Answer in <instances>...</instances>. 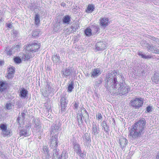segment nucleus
<instances>
[{
	"label": "nucleus",
	"instance_id": "nucleus-29",
	"mask_svg": "<svg viewBox=\"0 0 159 159\" xmlns=\"http://www.w3.org/2000/svg\"><path fill=\"white\" fill-rule=\"evenodd\" d=\"M13 74L12 73L8 72L7 74L6 77L8 79L11 78L13 77Z\"/></svg>",
	"mask_w": 159,
	"mask_h": 159
},
{
	"label": "nucleus",
	"instance_id": "nucleus-36",
	"mask_svg": "<svg viewBox=\"0 0 159 159\" xmlns=\"http://www.w3.org/2000/svg\"><path fill=\"white\" fill-rule=\"evenodd\" d=\"M145 59H150L152 58V56L151 55H148V56H145Z\"/></svg>",
	"mask_w": 159,
	"mask_h": 159
},
{
	"label": "nucleus",
	"instance_id": "nucleus-17",
	"mask_svg": "<svg viewBox=\"0 0 159 159\" xmlns=\"http://www.w3.org/2000/svg\"><path fill=\"white\" fill-rule=\"evenodd\" d=\"M84 33L86 36H90L92 34V30L90 28H87L85 30Z\"/></svg>",
	"mask_w": 159,
	"mask_h": 159
},
{
	"label": "nucleus",
	"instance_id": "nucleus-24",
	"mask_svg": "<svg viewBox=\"0 0 159 159\" xmlns=\"http://www.w3.org/2000/svg\"><path fill=\"white\" fill-rule=\"evenodd\" d=\"M8 72L10 73L14 74V73L15 72V70L13 67H10L8 68Z\"/></svg>",
	"mask_w": 159,
	"mask_h": 159
},
{
	"label": "nucleus",
	"instance_id": "nucleus-32",
	"mask_svg": "<svg viewBox=\"0 0 159 159\" xmlns=\"http://www.w3.org/2000/svg\"><path fill=\"white\" fill-rule=\"evenodd\" d=\"M138 55H139V56H141L143 58L145 59V57L146 56L143 54L142 53V52H139L138 53Z\"/></svg>",
	"mask_w": 159,
	"mask_h": 159
},
{
	"label": "nucleus",
	"instance_id": "nucleus-34",
	"mask_svg": "<svg viewBox=\"0 0 159 159\" xmlns=\"http://www.w3.org/2000/svg\"><path fill=\"white\" fill-rule=\"evenodd\" d=\"M138 55H139V56H141L143 58L145 59V57L146 56L143 54L142 53V52H139L138 53Z\"/></svg>",
	"mask_w": 159,
	"mask_h": 159
},
{
	"label": "nucleus",
	"instance_id": "nucleus-8",
	"mask_svg": "<svg viewBox=\"0 0 159 159\" xmlns=\"http://www.w3.org/2000/svg\"><path fill=\"white\" fill-rule=\"evenodd\" d=\"M120 92L122 95H125L127 94L129 90V87L121 86L120 87Z\"/></svg>",
	"mask_w": 159,
	"mask_h": 159
},
{
	"label": "nucleus",
	"instance_id": "nucleus-28",
	"mask_svg": "<svg viewBox=\"0 0 159 159\" xmlns=\"http://www.w3.org/2000/svg\"><path fill=\"white\" fill-rule=\"evenodd\" d=\"M6 107L7 109H10L11 108V103H7L6 104Z\"/></svg>",
	"mask_w": 159,
	"mask_h": 159
},
{
	"label": "nucleus",
	"instance_id": "nucleus-12",
	"mask_svg": "<svg viewBox=\"0 0 159 159\" xmlns=\"http://www.w3.org/2000/svg\"><path fill=\"white\" fill-rule=\"evenodd\" d=\"M127 143L128 141L125 138H123L120 140V145L123 148L126 146Z\"/></svg>",
	"mask_w": 159,
	"mask_h": 159
},
{
	"label": "nucleus",
	"instance_id": "nucleus-19",
	"mask_svg": "<svg viewBox=\"0 0 159 159\" xmlns=\"http://www.w3.org/2000/svg\"><path fill=\"white\" fill-rule=\"evenodd\" d=\"M6 51L7 52V54L8 55L11 56L12 54V49L11 48L10 49L8 47L6 48Z\"/></svg>",
	"mask_w": 159,
	"mask_h": 159
},
{
	"label": "nucleus",
	"instance_id": "nucleus-2",
	"mask_svg": "<svg viewBox=\"0 0 159 159\" xmlns=\"http://www.w3.org/2000/svg\"><path fill=\"white\" fill-rule=\"evenodd\" d=\"M41 47L40 43L37 41H34L33 42L28 44L24 47L25 51L35 52L38 51Z\"/></svg>",
	"mask_w": 159,
	"mask_h": 159
},
{
	"label": "nucleus",
	"instance_id": "nucleus-16",
	"mask_svg": "<svg viewBox=\"0 0 159 159\" xmlns=\"http://www.w3.org/2000/svg\"><path fill=\"white\" fill-rule=\"evenodd\" d=\"M40 31L39 30H33L32 32V36L34 38L38 37L40 33Z\"/></svg>",
	"mask_w": 159,
	"mask_h": 159
},
{
	"label": "nucleus",
	"instance_id": "nucleus-21",
	"mask_svg": "<svg viewBox=\"0 0 159 159\" xmlns=\"http://www.w3.org/2000/svg\"><path fill=\"white\" fill-rule=\"evenodd\" d=\"M92 133H93L94 134H97L98 133L97 126L96 125H93L92 128Z\"/></svg>",
	"mask_w": 159,
	"mask_h": 159
},
{
	"label": "nucleus",
	"instance_id": "nucleus-13",
	"mask_svg": "<svg viewBox=\"0 0 159 159\" xmlns=\"http://www.w3.org/2000/svg\"><path fill=\"white\" fill-rule=\"evenodd\" d=\"M62 20L63 23L68 24L70 20V18L68 15H66L63 17Z\"/></svg>",
	"mask_w": 159,
	"mask_h": 159
},
{
	"label": "nucleus",
	"instance_id": "nucleus-47",
	"mask_svg": "<svg viewBox=\"0 0 159 159\" xmlns=\"http://www.w3.org/2000/svg\"><path fill=\"white\" fill-rule=\"evenodd\" d=\"M84 111H85V113H86L87 114H88V112H87V111L85 109L84 110Z\"/></svg>",
	"mask_w": 159,
	"mask_h": 159
},
{
	"label": "nucleus",
	"instance_id": "nucleus-23",
	"mask_svg": "<svg viewBox=\"0 0 159 159\" xmlns=\"http://www.w3.org/2000/svg\"><path fill=\"white\" fill-rule=\"evenodd\" d=\"M31 57V55L29 54L24 55V58L25 61L29 60Z\"/></svg>",
	"mask_w": 159,
	"mask_h": 159
},
{
	"label": "nucleus",
	"instance_id": "nucleus-11",
	"mask_svg": "<svg viewBox=\"0 0 159 159\" xmlns=\"http://www.w3.org/2000/svg\"><path fill=\"white\" fill-rule=\"evenodd\" d=\"M28 92L27 90L23 88L20 91V96L21 98H25L27 96Z\"/></svg>",
	"mask_w": 159,
	"mask_h": 159
},
{
	"label": "nucleus",
	"instance_id": "nucleus-26",
	"mask_svg": "<svg viewBox=\"0 0 159 159\" xmlns=\"http://www.w3.org/2000/svg\"><path fill=\"white\" fill-rule=\"evenodd\" d=\"M96 117L98 120L102 118V116L100 113H98V114L96 115Z\"/></svg>",
	"mask_w": 159,
	"mask_h": 159
},
{
	"label": "nucleus",
	"instance_id": "nucleus-40",
	"mask_svg": "<svg viewBox=\"0 0 159 159\" xmlns=\"http://www.w3.org/2000/svg\"><path fill=\"white\" fill-rule=\"evenodd\" d=\"M77 145L78 147V151L80 153L81 152V149L80 148V146L79 144H77Z\"/></svg>",
	"mask_w": 159,
	"mask_h": 159
},
{
	"label": "nucleus",
	"instance_id": "nucleus-4",
	"mask_svg": "<svg viewBox=\"0 0 159 159\" xmlns=\"http://www.w3.org/2000/svg\"><path fill=\"white\" fill-rule=\"evenodd\" d=\"M0 129L2 131L3 137L10 136L11 131L7 129V126L6 124H0Z\"/></svg>",
	"mask_w": 159,
	"mask_h": 159
},
{
	"label": "nucleus",
	"instance_id": "nucleus-38",
	"mask_svg": "<svg viewBox=\"0 0 159 159\" xmlns=\"http://www.w3.org/2000/svg\"><path fill=\"white\" fill-rule=\"evenodd\" d=\"M66 71L67 72L66 74L64 73H63L64 74V75H66V76H68V75H69V72L67 70V69H66Z\"/></svg>",
	"mask_w": 159,
	"mask_h": 159
},
{
	"label": "nucleus",
	"instance_id": "nucleus-5",
	"mask_svg": "<svg viewBox=\"0 0 159 159\" xmlns=\"http://www.w3.org/2000/svg\"><path fill=\"white\" fill-rule=\"evenodd\" d=\"M110 22L108 18L101 17L99 19V24L100 26L106 27L110 24Z\"/></svg>",
	"mask_w": 159,
	"mask_h": 159
},
{
	"label": "nucleus",
	"instance_id": "nucleus-22",
	"mask_svg": "<svg viewBox=\"0 0 159 159\" xmlns=\"http://www.w3.org/2000/svg\"><path fill=\"white\" fill-rule=\"evenodd\" d=\"M74 89L73 83L72 81L68 87V91L71 92L72 91L73 89Z\"/></svg>",
	"mask_w": 159,
	"mask_h": 159
},
{
	"label": "nucleus",
	"instance_id": "nucleus-9",
	"mask_svg": "<svg viewBox=\"0 0 159 159\" xmlns=\"http://www.w3.org/2000/svg\"><path fill=\"white\" fill-rule=\"evenodd\" d=\"M94 9L95 7L93 4H89L85 10V11L87 13H91L94 11Z\"/></svg>",
	"mask_w": 159,
	"mask_h": 159
},
{
	"label": "nucleus",
	"instance_id": "nucleus-1",
	"mask_svg": "<svg viewBox=\"0 0 159 159\" xmlns=\"http://www.w3.org/2000/svg\"><path fill=\"white\" fill-rule=\"evenodd\" d=\"M146 123L144 118H140L139 120L131 126V128L129 131V137L134 139L141 136L143 133V131L145 127Z\"/></svg>",
	"mask_w": 159,
	"mask_h": 159
},
{
	"label": "nucleus",
	"instance_id": "nucleus-33",
	"mask_svg": "<svg viewBox=\"0 0 159 159\" xmlns=\"http://www.w3.org/2000/svg\"><path fill=\"white\" fill-rule=\"evenodd\" d=\"M138 55H139V56H141L143 58L145 59V57L146 56L143 54L142 53V52H139L138 53Z\"/></svg>",
	"mask_w": 159,
	"mask_h": 159
},
{
	"label": "nucleus",
	"instance_id": "nucleus-7",
	"mask_svg": "<svg viewBox=\"0 0 159 159\" xmlns=\"http://www.w3.org/2000/svg\"><path fill=\"white\" fill-rule=\"evenodd\" d=\"M101 73L100 70L99 68H94L93 70L91 72V76L93 77H96L100 75Z\"/></svg>",
	"mask_w": 159,
	"mask_h": 159
},
{
	"label": "nucleus",
	"instance_id": "nucleus-41",
	"mask_svg": "<svg viewBox=\"0 0 159 159\" xmlns=\"http://www.w3.org/2000/svg\"><path fill=\"white\" fill-rule=\"evenodd\" d=\"M55 147H57L58 146V143H57V139H56L55 140Z\"/></svg>",
	"mask_w": 159,
	"mask_h": 159
},
{
	"label": "nucleus",
	"instance_id": "nucleus-42",
	"mask_svg": "<svg viewBox=\"0 0 159 159\" xmlns=\"http://www.w3.org/2000/svg\"><path fill=\"white\" fill-rule=\"evenodd\" d=\"M74 106L76 108H77L78 107V105L77 103H75L74 104Z\"/></svg>",
	"mask_w": 159,
	"mask_h": 159
},
{
	"label": "nucleus",
	"instance_id": "nucleus-35",
	"mask_svg": "<svg viewBox=\"0 0 159 159\" xmlns=\"http://www.w3.org/2000/svg\"><path fill=\"white\" fill-rule=\"evenodd\" d=\"M117 82V79L116 77H115L114 78L113 82L114 84H116Z\"/></svg>",
	"mask_w": 159,
	"mask_h": 159
},
{
	"label": "nucleus",
	"instance_id": "nucleus-18",
	"mask_svg": "<svg viewBox=\"0 0 159 159\" xmlns=\"http://www.w3.org/2000/svg\"><path fill=\"white\" fill-rule=\"evenodd\" d=\"M14 62L16 64H20L22 61V59L19 57H14L13 58Z\"/></svg>",
	"mask_w": 159,
	"mask_h": 159
},
{
	"label": "nucleus",
	"instance_id": "nucleus-39",
	"mask_svg": "<svg viewBox=\"0 0 159 159\" xmlns=\"http://www.w3.org/2000/svg\"><path fill=\"white\" fill-rule=\"evenodd\" d=\"M16 120H17V122L18 123H19V124H20V118L19 117H18V118H17Z\"/></svg>",
	"mask_w": 159,
	"mask_h": 159
},
{
	"label": "nucleus",
	"instance_id": "nucleus-30",
	"mask_svg": "<svg viewBox=\"0 0 159 159\" xmlns=\"http://www.w3.org/2000/svg\"><path fill=\"white\" fill-rule=\"evenodd\" d=\"M54 58H57L59 60H60V57L59 56H58L57 55H54L52 57V60L53 61H55L56 60H55Z\"/></svg>",
	"mask_w": 159,
	"mask_h": 159
},
{
	"label": "nucleus",
	"instance_id": "nucleus-45",
	"mask_svg": "<svg viewBox=\"0 0 159 159\" xmlns=\"http://www.w3.org/2000/svg\"><path fill=\"white\" fill-rule=\"evenodd\" d=\"M11 24H8L7 25V27L9 28H10L11 27Z\"/></svg>",
	"mask_w": 159,
	"mask_h": 159
},
{
	"label": "nucleus",
	"instance_id": "nucleus-25",
	"mask_svg": "<svg viewBox=\"0 0 159 159\" xmlns=\"http://www.w3.org/2000/svg\"><path fill=\"white\" fill-rule=\"evenodd\" d=\"M43 150L44 152V153L45 152H47V153L48 152V146H44L43 148Z\"/></svg>",
	"mask_w": 159,
	"mask_h": 159
},
{
	"label": "nucleus",
	"instance_id": "nucleus-15",
	"mask_svg": "<svg viewBox=\"0 0 159 159\" xmlns=\"http://www.w3.org/2000/svg\"><path fill=\"white\" fill-rule=\"evenodd\" d=\"M34 23L37 26H38L40 24V17L39 15L38 14L35 15L34 19Z\"/></svg>",
	"mask_w": 159,
	"mask_h": 159
},
{
	"label": "nucleus",
	"instance_id": "nucleus-27",
	"mask_svg": "<svg viewBox=\"0 0 159 159\" xmlns=\"http://www.w3.org/2000/svg\"><path fill=\"white\" fill-rule=\"evenodd\" d=\"M152 107H151L150 106H148L146 107V112H149L151 111H152Z\"/></svg>",
	"mask_w": 159,
	"mask_h": 159
},
{
	"label": "nucleus",
	"instance_id": "nucleus-14",
	"mask_svg": "<svg viewBox=\"0 0 159 159\" xmlns=\"http://www.w3.org/2000/svg\"><path fill=\"white\" fill-rule=\"evenodd\" d=\"M7 84L5 82L0 81V92H2L6 88Z\"/></svg>",
	"mask_w": 159,
	"mask_h": 159
},
{
	"label": "nucleus",
	"instance_id": "nucleus-43",
	"mask_svg": "<svg viewBox=\"0 0 159 159\" xmlns=\"http://www.w3.org/2000/svg\"><path fill=\"white\" fill-rule=\"evenodd\" d=\"M113 74H117L118 73V72L117 71L114 70L113 71Z\"/></svg>",
	"mask_w": 159,
	"mask_h": 159
},
{
	"label": "nucleus",
	"instance_id": "nucleus-20",
	"mask_svg": "<svg viewBox=\"0 0 159 159\" xmlns=\"http://www.w3.org/2000/svg\"><path fill=\"white\" fill-rule=\"evenodd\" d=\"M20 136H28L27 132L26 130L22 129L20 132Z\"/></svg>",
	"mask_w": 159,
	"mask_h": 159
},
{
	"label": "nucleus",
	"instance_id": "nucleus-37",
	"mask_svg": "<svg viewBox=\"0 0 159 159\" xmlns=\"http://www.w3.org/2000/svg\"><path fill=\"white\" fill-rule=\"evenodd\" d=\"M103 126L104 127L105 126H107L106 122L105 121H103L102 123Z\"/></svg>",
	"mask_w": 159,
	"mask_h": 159
},
{
	"label": "nucleus",
	"instance_id": "nucleus-44",
	"mask_svg": "<svg viewBox=\"0 0 159 159\" xmlns=\"http://www.w3.org/2000/svg\"><path fill=\"white\" fill-rule=\"evenodd\" d=\"M4 63V61H2L0 60V65H2Z\"/></svg>",
	"mask_w": 159,
	"mask_h": 159
},
{
	"label": "nucleus",
	"instance_id": "nucleus-6",
	"mask_svg": "<svg viewBox=\"0 0 159 159\" xmlns=\"http://www.w3.org/2000/svg\"><path fill=\"white\" fill-rule=\"evenodd\" d=\"M61 110L62 111H64L66 107L67 103L66 101V99L64 98H62L60 100Z\"/></svg>",
	"mask_w": 159,
	"mask_h": 159
},
{
	"label": "nucleus",
	"instance_id": "nucleus-31",
	"mask_svg": "<svg viewBox=\"0 0 159 159\" xmlns=\"http://www.w3.org/2000/svg\"><path fill=\"white\" fill-rule=\"evenodd\" d=\"M80 119H79L78 118H77V119H78L77 120H78V122L79 123L78 125L80 124V123H82L83 122L82 116L80 115Z\"/></svg>",
	"mask_w": 159,
	"mask_h": 159
},
{
	"label": "nucleus",
	"instance_id": "nucleus-10",
	"mask_svg": "<svg viewBox=\"0 0 159 159\" xmlns=\"http://www.w3.org/2000/svg\"><path fill=\"white\" fill-rule=\"evenodd\" d=\"M152 81L156 84H158L159 82V75L158 73H155L151 78Z\"/></svg>",
	"mask_w": 159,
	"mask_h": 159
},
{
	"label": "nucleus",
	"instance_id": "nucleus-3",
	"mask_svg": "<svg viewBox=\"0 0 159 159\" xmlns=\"http://www.w3.org/2000/svg\"><path fill=\"white\" fill-rule=\"evenodd\" d=\"M143 99L141 98H135L130 101L131 106L135 109H138L141 107L143 104Z\"/></svg>",
	"mask_w": 159,
	"mask_h": 159
},
{
	"label": "nucleus",
	"instance_id": "nucleus-46",
	"mask_svg": "<svg viewBox=\"0 0 159 159\" xmlns=\"http://www.w3.org/2000/svg\"><path fill=\"white\" fill-rule=\"evenodd\" d=\"M21 114H22V116L23 117H24V116H25V113H23H23H21Z\"/></svg>",
	"mask_w": 159,
	"mask_h": 159
}]
</instances>
